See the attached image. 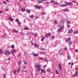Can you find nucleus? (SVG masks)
Masks as SVG:
<instances>
[{
	"label": "nucleus",
	"mask_w": 78,
	"mask_h": 78,
	"mask_svg": "<svg viewBox=\"0 0 78 78\" xmlns=\"http://www.w3.org/2000/svg\"><path fill=\"white\" fill-rule=\"evenodd\" d=\"M47 71L48 72H51V69H50V68H49L47 70Z\"/></svg>",
	"instance_id": "obj_20"
},
{
	"label": "nucleus",
	"mask_w": 78,
	"mask_h": 78,
	"mask_svg": "<svg viewBox=\"0 0 78 78\" xmlns=\"http://www.w3.org/2000/svg\"><path fill=\"white\" fill-rule=\"evenodd\" d=\"M24 30H28V28L27 27H24Z\"/></svg>",
	"instance_id": "obj_31"
},
{
	"label": "nucleus",
	"mask_w": 78,
	"mask_h": 78,
	"mask_svg": "<svg viewBox=\"0 0 78 78\" xmlns=\"http://www.w3.org/2000/svg\"><path fill=\"white\" fill-rule=\"evenodd\" d=\"M46 67V65H45L43 67L44 69H45V68Z\"/></svg>",
	"instance_id": "obj_61"
},
{
	"label": "nucleus",
	"mask_w": 78,
	"mask_h": 78,
	"mask_svg": "<svg viewBox=\"0 0 78 78\" xmlns=\"http://www.w3.org/2000/svg\"><path fill=\"white\" fill-rule=\"evenodd\" d=\"M3 3H4V4H5V5L7 4L6 2H5V1H3Z\"/></svg>",
	"instance_id": "obj_52"
},
{
	"label": "nucleus",
	"mask_w": 78,
	"mask_h": 78,
	"mask_svg": "<svg viewBox=\"0 0 78 78\" xmlns=\"http://www.w3.org/2000/svg\"><path fill=\"white\" fill-rule=\"evenodd\" d=\"M11 18H12V17H11V16H9L8 18V19H9V20L10 19H12Z\"/></svg>",
	"instance_id": "obj_40"
},
{
	"label": "nucleus",
	"mask_w": 78,
	"mask_h": 78,
	"mask_svg": "<svg viewBox=\"0 0 78 78\" xmlns=\"http://www.w3.org/2000/svg\"><path fill=\"white\" fill-rule=\"evenodd\" d=\"M67 27H70V25L69 24L67 25Z\"/></svg>",
	"instance_id": "obj_62"
},
{
	"label": "nucleus",
	"mask_w": 78,
	"mask_h": 78,
	"mask_svg": "<svg viewBox=\"0 0 78 78\" xmlns=\"http://www.w3.org/2000/svg\"><path fill=\"white\" fill-rule=\"evenodd\" d=\"M11 48H12L13 49V48H14V45H12L11 46Z\"/></svg>",
	"instance_id": "obj_35"
},
{
	"label": "nucleus",
	"mask_w": 78,
	"mask_h": 78,
	"mask_svg": "<svg viewBox=\"0 0 78 78\" xmlns=\"http://www.w3.org/2000/svg\"><path fill=\"white\" fill-rule=\"evenodd\" d=\"M74 34H77L78 33V31L77 30L76 31H74Z\"/></svg>",
	"instance_id": "obj_26"
},
{
	"label": "nucleus",
	"mask_w": 78,
	"mask_h": 78,
	"mask_svg": "<svg viewBox=\"0 0 78 78\" xmlns=\"http://www.w3.org/2000/svg\"><path fill=\"white\" fill-rule=\"evenodd\" d=\"M11 59V58L10 57V58H8V60H10Z\"/></svg>",
	"instance_id": "obj_54"
},
{
	"label": "nucleus",
	"mask_w": 78,
	"mask_h": 78,
	"mask_svg": "<svg viewBox=\"0 0 78 78\" xmlns=\"http://www.w3.org/2000/svg\"><path fill=\"white\" fill-rule=\"evenodd\" d=\"M65 3L66 4L65 5V6H69V3L65 2Z\"/></svg>",
	"instance_id": "obj_16"
},
{
	"label": "nucleus",
	"mask_w": 78,
	"mask_h": 78,
	"mask_svg": "<svg viewBox=\"0 0 78 78\" xmlns=\"http://www.w3.org/2000/svg\"><path fill=\"white\" fill-rule=\"evenodd\" d=\"M30 18H33V17H34V15H31L30 16Z\"/></svg>",
	"instance_id": "obj_34"
},
{
	"label": "nucleus",
	"mask_w": 78,
	"mask_h": 78,
	"mask_svg": "<svg viewBox=\"0 0 78 78\" xmlns=\"http://www.w3.org/2000/svg\"><path fill=\"white\" fill-rule=\"evenodd\" d=\"M8 9H9L8 8H6V11H8Z\"/></svg>",
	"instance_id": "obj_60"
},
{
	"label": "nucleus",
	"mask_w": 78,
	"mask_h": 78,
	"mask_svg": "<svg viewBox=\"0 0 78 78\" xmlns=\"http://www.w3.org/2000/svg\"><path fill=\"white\" fill-rule=\"evenodd\" d=\"M4 53L6 55H10V52L8 50L5 51L4 52Z\"/></svg>",
	"instance_id": "obj_2"
},
{
	"label": "nucleus",
	"mask_w": 78,
	"mask_h": 78,
	"mask_svg": "<svg viewBox=\"0 0 78 78\" xmlns=\"http://www.w3.org/2000/svg\"><path fill=\"white\" fill-rule=\"evenodd\" d=\"M54 2H55V1H54L53 0H52V1H51L50 3H54Z\"/></svg>",
	"instance_id": "obj_53"
},
{
	"label": "nucleus",
	"mask_w": 78,
	"mask_h": 78,
	"mask_svg": "<svg viewBox=\"0 0 78 78\" xmlns=\"http://www.w3.org/2000/svg\"><path fill=\"white\" fill-rule=\"evenodd\" d=\"M68 59L69 60H70V59H71V57L70 56V55H69L68 57Z\"/></svg>",
	"instance_id": "obj_21"
},
{
	"label": "nucleus",
	"mask_w": 78,
	"mask_h": 78,
	"mask_svg": "<svg viewBox=\"0 0 78 78\" xmlns=\"http://www.w3.org/2000/svg\"><path fill=\"white\" fill-rule=\"evenodd\" d=\"M54 4H55V5H58V4L56 2H55L54 3Z\"/></svg>",
	"instance_id": "obj_58"
},
{
	"label": "nucleus",
	"mask_w": 78,
	"mask_h": 78,
	"mask_svg": "<svg viewBox=\"0 0 78 78\" xmlns=\"http://www.w3.org/2000/svg\"><path fill=\"white\" fill-rule=\"evenodd\" d=\"M3 51H2V49H0V53L1 55H2L3 54Z\"/></svg>",
	"instance_id": "obj_11"
},
{
	"label": "nucleus",
	"mask_w": 78,
	"mask_h": 78,
	"mask_svg": "<svg viewBox=\"0 0 78 78\" xmlns=\"http://www.w3.org/2000/svg\"><path fill=\"white\" fill-rule=\"evenodd\" d=\"M17 57L18 58H20V53H19V54L17 55Z\"/></svg>",
	"instance_id": "obj_14"
},
{
	"label": "nucleus",
	"mask_w": 78,
	"mask_h": 78,
	"mask_svg": "<svg viewBox=\"0 0 78 78\" xmlns=\"http://www.w3.org/2000/svg\"><path fill=\"white\" fill-rule=\"evenodd\" d=\"M58 33H60V32H61V30H60V29H58Z\"/></svg>",
	"instance_id": "obj_36"
},
{
	"label": "nucleus",
	"mask_w": 78,
	"mask_h": 78,
	"mask_svg": "<svg viewBox=\"0 0 78 78\" xmlns=\"http://www.w3.org/2000/svg\"><path fill=\"white\" fill-rule=\"evenodd\" d=\"M4 77H3L4 78H6V77H5V76H6V75L5 74L4 75Z\"/></svg>",
	"instance_id": "obj_63"
},
{
	"label": "nucleus",
	"mask_w": 78,
	"mask_h": 78,
	"mask_svg": "<svg viewBox=\"0 0 78 78\" xmlns=\"http://www.w3.org/2000/svg\"><path fill=\"white\" fill-rule=\"evenodd\" d=\"M31 34V33H30L29 32H28L27 33V35H29V34Z\"/></svg>",
	"instance_id": "obj_39"
},
{
	"label": "nucleus",
	"mask_w": 78,
	"mask_h": 78,
	"mask_svg": "<svg viewBox=\"0 0 78 78\" xmlns=\"http://www.w3.org/2000/svg\"><path fill=\"white\" fill-rule=\"evenodd\" d=\"M32 55H33L34 56H36V57H37V56L38 55V54H34V53H33L32 54Z\"/></svg>",
	"instance_id": "obj_7"
},
{
	"label": "nucleus",
	"mask_w": 78,
	"mask_h": 78,
	"mask_svg": "<svg viewBox=\"0 0 78 78\" xmlns=\"http://www.w3.org/2000/svg\"><path fill=\"white\" fill-rule=\"evenodd\" d=\"M68 44H69V45H72V41H70L69 42Z\"/></svg>",
	"instance_id": "obj_28"
},
{
	"label": "nucleus",
	"mask_w": 78,
	"mask_h": 78,
	"mask_svg": "<svg viewBox=\"0 0 78 78\" xmlns=\"http://www.w3.org/2000/svg\"><path fill=\"white\" fill-rule=\"evenodd\" d=\"M36 67L37 68L36 70L37 72H39L40 70H41V68H40L41 67V66L38 63L36 64Z\"/></svg>",
	"instance_id": "obj_1"
},
{
	"label": "nucleus",
	"mask_w": 78,
	"mask_h": 78,
	"mask_svg": "<svg viewBox=\"0 0 78 78\" xmlns=\"http://www.w3.org/2000/svg\"><path fill=\"white\" fill-rule=\"evenodd\" d=\"M73 76H78V74L75 73V74L73 75Z\"/></svg>",
	"instance_id": "obj_17"
},
{
	"label": "nucleus",
	"mask_w": 78,
	"mask_h": 78,
	"mask_svg": "<svg viewBox=\"0 0 78 78\" xmlns=\"http://www.w3.org/2000/svg\"><path fill=\"white\" fill-rule=\"evenodd\" d=\"M60 23H64V22L63 20H62L60 21Z\"/></svg>",
	"instance_id": "obj_6"
},
{
	"label": "nucleus",
	"mask_w": 78,
	"mask_h": 78,
	"mask_svg": "<svg viewBox=\"0 0 78 78\" xmlns=\"http://www.w3.org/2000/svg\"><path fill=\"white\" fill-rule=\"evenodd\" d=\"M13 32H14V33H18V31L17 30H13Z\"/></svg>",
	"instance_id": "obj_23"
},
{
	"label": "nucleus",
	"mask_w": 78,
	"mask_h": 78,
	"mask_svg": "<svg viewBox=\"0 0 78 78\" xmlns=\"http://www.w3.org/2000/svg\"><path fill=\"white\" fill-rule=\"evenodd\" d=\"M15 50H16L14 49L12 50L11 51V52L13 54H14V53H15Z\"/></svg>",
	"instance_id": "obj_15"
},
{
	"label": "nucleus",
	"mask_w": 78,
	"mask_h": 78,
	"mask_svg": "<svg viewBox=\"0 0 78 78\" xmlns=\"http://www.w3.org/2000/svg\"><path fill=\"white\" fill-rule=\"evenodd\" d=\"M16 22H19V20L18 19L16 20Z\"/></svg>",
	"instance_id": "obj_56"
},
{
	"label": "nucleus",
	"mask_w": 78,
	"mask_h": 78,
	"mask_svg": "<svg viewBox=\"0 0 78 78\" xmlns=\"http://www.w3.org/2000/svg\"><path fill=\"white\" fill-rule=\"evenodd\" d=\"M18 65H20L22 64V62L21 60H20L18 62Z\"/></svg>",
	"instance_id": "obj_5"
},
{
	"label": "nucleus",
	"mask_w": 78,
	"mask_h": 78,
	"mask_svg": "<svg viewBox=\"0 0 78 78\" xmlns=\"http://www.w3.org/2000/svg\"><path fill=\"white\" fill-rule=\"evenodd\" d=\"M54 23L55 25H56V24L58 23V22L56 20H55L54 21Z\"/></svg>",
	"instance_id": "obj_19"
},
{
	"label": "nucleus",
	"mask_w": 78,
	"mask_h": 78,
	"mask_svg": "<svg viewBox=\"0 0 78 78\" xmlns=\"http://www.w3.org/2000/svg\"><path fill=\"white\" fill-rule=\"evenodd\" d=\"M76 73H78V68H76Z\"/></svg>",
	"instance_id": "obj_25"
},
{
	"label": "nucleus",
	"mask_w": 78,
	"mask_h": 78,
	"mask_svg": "<svg viewBox=\"0 0 78 78\" xmlns=\"http://www.w3.org/2000/svg\"><path fill=\"white\" fill-rule=\"evenodd\" d=\"M60 6H66V4H63L62 5H60Z\"/></svg>",
	"instance_id": "obj_30"
},
{
	"label": "nucleus",
	"mask_w": 78,
	"mask_h": 78,
	"mask_svg": "<svg viewBox=\"0 0 78 78\" xmlns=\"http://www.w3.org/2000/svg\"><path fill=\"white\" fill-rule=\"evenodd\" d=\"M27 12H30V10L27 9Z\"/></svg>",
	"instance_id": "obj_44"
},
{
	"label": "nucleus",
	"mask_w": 78,
	"mask_h": 78,
	"mask_svg": "<svg viewBox=\"0 0 78 78\" xmlns=\"http://www.w3.org/2000/svg\"><path fill=\"white\" fill-rule=\"evenodd\" d=\"M45 39V38L44 37H43L41 39V41H42V42H43V41H44V40Z\"/></svg>",
	"instance_id": "obj_33"
},
{
	"label": "nucleus",
	"mask_w": 78,
	"mask_h": 78,
	"mask_svg": "<svg viewBox=\"0 0 78 78\" xmlns=\"http://www.w3.org/2000/svg\"><path fill=\"white\" fill-rule=\"evenodd\" d=\"M73 4L71 2H69L68 3V6H71V5H72Z\"/></svg>",
	"instance_id": "obj_27"
},
{
	"label": "nucleus",
	"mask_w": 78,
	"mask_h": 78,
	"mask_svg": "<svg viewBox=\"0 0 78 78\" xmlns=\"http://www.w3.org/2000/svg\"><path fill=\"white\" fill-rule=\"evenodd\" d=\"M23 70H21V73H23Z\"/></svg>",
	"instance_id": "obj_64"
},
{
	"label": "nucleus",
	"mask_w": 78,
	"mask_h": 78,
	"mask_svg": "<svg viewBox=\"0 0 78 78\" xmlns=\"http://www.w3.org/2000/svg\"><path fill=\"white\" fill-rule=\"evenodd\" d=\"M13 72L15 74L16 73V70L14 69V70L13 71Z\"/></svg>",
	"instance_id": "obj_42"
},
{
	"label": "nucleus",
	"mask_w": 78,
	"mask_h": 78,
	"mask_svg": "<svg viewBox=\"0 0 78 78\" xmlns=\"http://www.w3.org/2000/svg\"><path fill=\"white\" fill-rule=\"evenodd\" d=\"M35 8H36V9H41V6H38L37 5H36L35 6Z\"/></svg>",
	"instance_id": "obj_4"
},
{
	"label": "nucleus",
	"mask_w": 78,
	"mask_h": 78,
	"mask_svg": "<svg viewBox=\"0 0 78 78\" xmlns=\"http://www.w3.org/2000/svg\"><path fill=\"white\" fill-rule=\"evenodd\" d=\"M41 15H45V12H41Z\"/></svg>",
	"instance_id": "obj_22"
},
{
	"label": "nucleus",
	"mask_w": 78,
	"mask_h": 78,
	"mask_svg": "<svg viewBox=\"0 0 78 78\" xmlns=\"http://www.w3.org/2000/svg\"><path fill=\"white\" fill-rule=\"evenodd\" d=\"M62 50V48H61L60 49V50H59V51H58V53H60L61 51Z\"/></svg>",
	"instance_id": "obj_41"
},
{
	"label": "nucleus",
	"mask_w": 78,
	"mask_h": 78,
	"mask_svg": "<svg viewBox=\"0 0 78 78\" xmlns=\"http://www.w3.org/2000/svg\"><path fill=\"white\" fill-rule=\"evenodd\" d=\"M44 58H39L38 59H40V60H42V59H44Z\"/></svg>",
	"instance_id": "obj_51"
},
{
	"label": "nucleus",
	"mask_w": 78,
	"mask_h": 78,
	"mask_svg": "<svg viewBox=\"0 0 78 78\" xmlns=\"http://www.w3.org/2000/svg\"><path fill=\"white\" fill-rule=\"evenodd\" d=\"M42 0H41V1H39L38 2L40 3H42Z\"/></svg>",
	"instance_id": "obj_38"
},
{
	"label": "nucleus",
	"mask_w": 78,
	"mask_h": 78,
	"mask_svg": "<svg viewBox=\"0 0 78 78\" xmlns=\"http://www.w3.org/2000/svg\"><path fill=\"white\" fill-rule=\"evenodd\" d=\"M70 23V21H68L67 22V24H69V23Z\"/></svg>",
	"instance_id": "obj_37"
},
{
	"label": "nucleus",
	"mask_w": 78,
	"mask_h": 78,
	"mask_svg": "<svg viewBox=\"0 0 78 78\" xmlns=\"http://www.w3.org/2000/svg\"><path fill=\"white\" fill-rule=\"evenodd\" d=\"M55 72L56 74H58V72L57 71V70H56Z\"/></svg>",
	"instance_id": "obj_50"
},
{
	"label": "nucleus",
	"mask_w": 78,
	"mask_h": 78,
	"mask_svg": "<svg viewBox=\"0 0 78 78\" xmlns=\"http://www.w3.org/2000/svg\"><path fill=\"white\" fill-rule=\"evenodd\" d=\"M18 24L20 26L21 25H22V23L20 22H18Z\"/></svg>",
	"instance_id": "obj_24"
},
{
	"label": "nucleus",
	"mask_w": 78,
	"mask_h": 78,
	"mask_svg": "<svg viewBox=\"0 0 78 78\" xmlns=\"http://www.w3.org/2000/svg\"><path fill=\"white\" fill-rule=\"evenodd\" d=\"M9 20L10 21H13V19L12 18H11V19H10V20Z\"/></svg>",
	"instance_id": "obj_43"
},
{
	"label": "nucleus",
	"mask_w": 78,
	"mask_h": 78,
	"mask_svg": "<svg viewBox=\"0 0 78 78\" xmlns=\"http://www.w3.org/2000/svg\"><path fill=\"white\" fill-rule=\"evenodd\" d=\"M41 50H45V49H44V48H41Z\"/></svg>",
	"instance_id": "obj_59"
},
{
	"label": "nucleus",
	"mask_w": 78,
	"mask_h": 78,
	"mask_svg": "<svg viewBox=\"0 0 78 78\" xmlns=\"http://www.w3.org/2000/svg\"><path fill=\"white\" fill-rule=\"evenodd\" d=\"M26 69V66H25L24 67H23V69Z\"/></svg>",
	"instance_id": "obj_55"
},
{
	"label": "nucleus",
	"mask_w": 78,
	"mask_h": 78,
	"mask_svg": "<svg viewBox=\"0 0 78 78\" xmlns=\"http://www.w3.org/2000/svg\"><path fill=\"white\" fill-rule=\"evenodd\" d=\"M62 11H68L67 9H62Z\"/></svg>",
	"instance_id": "obj_32"
},
{
	"label": "nucleus",
	"mask_w": 78,
	"mask_h": 78,
	"mask_svg": "<svg viewBox=\"0 0 78 78\" xmlns=\"http://www.w3.org/2000/svg\"><path fill=\"white\" fill-rule=\"evenodd\" d=\"M50 35L48 33H47L45 34V37H50Z\"/></svg>",
	"instance_id": "obj_3"
},
{
	"label": "nucleus",
	"mask_w": 78,
	"mask_h": 78,
	"mask_svg": "<svg viewBox=\"0 0 78 78\" xmlns=\"http://www.w3.org/2000/svg\"><path fill=\"white\" fill-rule=\"evenodd\" d=\"M75 51L76 52L78 53V49H76L75 50Z\"/></svg>",
	"instance_id": "obj_46"
},
{
	"label": "nucleus",
	"mask_w": 78,
	"mask_h": 78,
	"mask_svg": "<svg viewBox=\"0 0 78 78\" xmlns=\"http://www.w3.org/2000/svg\"><path fill=\"white\" fill-rule=\"evenodd\" d=\"M34 37H37V34H34Z\"/></svg>",
	"instance_id": "obj_49"
},
{
	"label": "nucleus",
	"mask_w": 78,
	"mask_h": 78,
	"mask_svg": "<svg viewBox=\"0 0 78 78\" xmlns=\"http://www.w3.org/2000/svg\"><path fill=\"white\" fill-rule=\"evenodd\" d=\"M70 40V38L69 37L68 38H67L66 40V42H69V41Z\"/></svg>",
	"instance_id": "obj_9"
},
{
	"label": "nucleus",
	"mask_w": 78,
	"mask_h": 78,
	"mask_svg": "<svg viewBox=\"0 0 78 78\" xmlns=\"http://www.w3.org/2000/svg\"><path fill=\"white\" fill-rule=\"evenodd\" d=\"M16 71L18 73L19 72V71H20V67L16 69Z\"/></svg>",
	"instance_id": "obj_13"
},
{
	"label": "nucleus",
	"mask_w": 78,
	"mask_h": 78,
	"mask_svg": "<svg viewBox=\"0 0 78 78\" xmlns=\"http://www.w3.org/2000/svg\"><path fill=\"white\" fill-rule=\"evenodd\" d=\"M21 11H23V12H24V11H26L25 9L24 8H22L21 9Z\"/></svg>",
	"instance_id": "obj_12"
},
{
	"label": "nucleus",
	"mask_w": 78,
	"mask_h": 78,
	"mask_svg": "<svg viewBox=\"0 0 78 78\" xmlns=\"http://www.w3.org/2000/svg\"><path fill=\"white\" fill-rule=\"evenodd\" d=\"M55 37L54 36H52V39H54L55 38Z\"/></svg>",
	"instance_id": "obj_48"
},
{
	"label": "nucleus",
	"mask_w": 78,
	"mask_h": 78,
	"mask_svg": "<svg viewBox=\"0 0 78 78\" xmlns=\"http://www.w3.org/2000/svg\"><path fill=\"white\" fill-rule=\"evenodd\" d=\"M41 54H43V55H44L45 54V52H42L41 53Z\"/></svg>",
	"instance_id": "obj_57"
},
{
	"label": "nucleus",
	"mask_w": 78,
	"mask_h": 78,
	"mask_svg": "<svg viewBox=\"0 0 78 78\" xmlns=\"http://www.w3.org/2000/svg\"><path fill=\"white\" fill-rule=\"evenodd\" d=\"M60 28L61 30H62L64 28V26H60Z\"/></svg>",
	"instance_id": "obj_10"
},
{
	"label": "nucleus",
	"mask_w": 78,
	"mask_h": 78,
	"mask_svg": "<svg viewBox=\"0 0 78 78\" xmlns=\"http://www.w3.org/2000/svg\"><path fill=\"white\" fill-rule=\"evenodd\" d=\"M58 66L60 70H62V68L61 67V66L60 64H59Z\"/></svg>",
	"instance_id": "obj_29"
},
{
	"label": "nucleus",
	"mask_w": 78,
	"mask_h": 78,
	"mask_svg": "<svg viewBox=\"0 0 78 78\" xmlns=\"http://www.w3.org/2000/svg\"><path fill=\"white\" fill-rule=\"evenodd\" d=\"M73 32V30L71 29L69 31V33H72Z\"/></svg>",
	"instance_id": "obj_8"
},
{
	"label": "nucleus",
	"mask_w": 78,
	"mask_h": 78,
	"mask_svg": "<svg viewBox=\"0 0 78 78\" xmlns=\"http://www.w3.org/2000/svg\"><path fill=\"white\" fill-rule=\"evenodd\" d=\"M1 37H5V35H2L1 36Z\"/></svg>",
	"instance_id": "obj_45"
},
{
	"label": "nucleus",
	"mask_w": 78,
	"mask_h": 78,
	"mask_svg": "<svg viewBox=\"0 0 78 78\" xmlns=\"http://www.w3.org/2000/svg\"><path fill=\"white\" fill-rule=\"evenodd\" d=\"M67 50V48H64V51H65V50L66 51Z\"/></svg>",
	"instance_id": "obj_47"
},
{
	"label": "nucleus",
	"mask_w": 78,
	"mask_h": 78,
	"mask_svg": "<svg viewBox=\"0 0 78 78\" xmlns=\"http://www.w3.org/2000/svg\"><path fill=\"white\" fill-rule=\"evenodd\" d=\"M34 46H35V47H37V48H39V46L38 45L36 44H34Z\"/></svg>",
	"instance_id": "obj_18"
}]
</instances>
